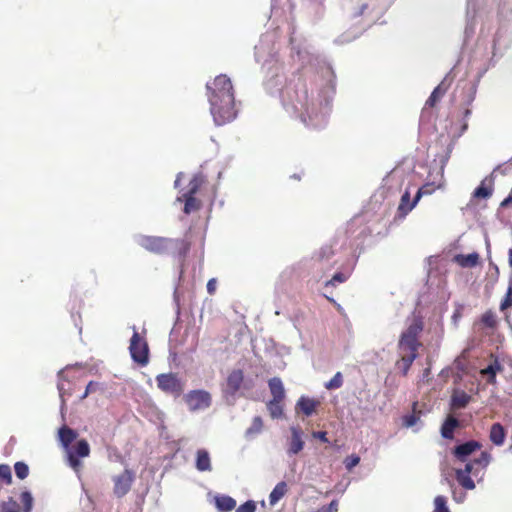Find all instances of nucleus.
Instances as JSON below:
<instances>
[{"instance_id":"31","label":"nucleus","mask_w":512,"mask_h":512,"mask_svg":"<svg viewBox=\"0 0 512 512\" xmlns=\"http://www.w3.org/2000/svg\"><path fill=\"white\" fill-rule=\"evenodd\" d=\"M447 90V86L445 85L444 81L441 82L431 93L430 97L426 101V106L433 107L445 94Z\"/></svg>"},{"instance_id":"11","label":"nucleus","mask_w":512,"mask_h":512,"mask_svg":"<svg viewBox=\"0 0 512 512\" xmlns=\"http://www.w3.org/2000/svg\"><path fill=\"white\" fill-rule=\"evenodd\" d=\"M185 402L190 411L205 410L211 405V395L205 390H192L185 397Z\"/></svg>"},{"instance_id":"41","label":"nucleus","mask_w":512,"mask_h":512,"mask_svg":"<svg viewBox=\"0 0 512 512\" xmlns=\"http://www.w3.org/2000/svg\"><path fill=\"white\" fill-rule=\"evenodd\" d=\"M349 275V272H337L326 282V286H336L339 283H344L349 278Z\"/></svg>"},{"instance_id":"33","label":"nucleus","mask_w":512,"mask_h":512,"mask_svg":"<svg viewBox=\"0 0 512 512\" xmlns=\"http://www.w3.org/2000/svg\"><path fill=\"white\" fill-rule=\"evenodd\" d=\"M400 354L401 360L398 362V367L402 371L403 375H406L413 361L416 359L417 353L408 354L407 352H404Z\"/></svg>"},{"instance_id":"7","label":"nucleus","mask_w":512,"mask_h":512,"mask_svg":"<svg viewBox=\"0 0 512 512\" xmlns=\"http://www.w3.org/2000/svg\"><path fill=\"white\" fill-rule=\"evenodd\" d=\"M449 159V155L446 154L442 156L440 160V165L435 170L430 172L431 182H427L422 187H420L416 193V201H419L420 198L424 195H431L435 189L441 188L444 184V168Z\"/></svg>"},{"instance_id":"60","label":"nucleus","mask_w":512,"mask_h":512,"mask_svg":"<svg viewBox=\"0 0 512 512\" xmlns=\"http://www.w3.org/2000/svg\"><path fill=\"white\" fill-rule=\"evenodd\" d=\"M508 262L510 267H512V248H510L508 251Z\"/></svg>"},{"instance_id":"3","label":"nucleus","mask_w":512,"mask_h":512,"mask_svg":"<svg viewBox=\"0 0 512 512\" xmlns=\"http://www.w3.org/2000/svg\"><path fill=\"white\" fill-rule=\"evenodd\" d=\"M136 242L149 252L160 255H172L179 258H184L190 249L189 243L183 239L138 235Z\"/></svg>"},{"instance_id":"18","label":"nucleus","mask_w":512,"mask_h":512,"mask_svg":"<svg viewBox=\"0 0 512 512\" xmlns=\"http://www.w3.org/2000/svg\"><path fill=\"white\" fill-rule=\"evenodd\" d=\"M417 203L418 201H416V196L413 198V200H411L409 191H405L401 196L398 206L399 216L404 218L410 211H412Z\"/></svg>"},{"instance_id":"5","label":"nucleus","mask_w":512,"mask_h":512,"mask_svg":"<svg viewBox=\"0 0 512 512\" xmlns=\"http://www.w3.org/2000/svg\"><path fill=\"white\" fill-rule=\"evenodd\" d=\"M422 329V322L418 319H414L407 329L401 334L398 344L400 353H417V349L420 346L418 336Z\"/></svg>"},{"instance_id":"2","label":"nucleus","mask_w":512,"mask_h":512,"mask_svg":"<svg viewBox=\"0 0 512 512\" xmlns=\"http://www.w3.org/2000/svg\"><path fill=\"white\" fill-rule=\"evenodd\" d=\"M210 113L217 126L233 121L237 116L233 85L229 77L221 74L206 83Z\"/></svg>"},{"instance_id":"59","label":"nucleus","mask_w":512,"mask_h":512,"mask_svg":"<svg viewBox=\"0 0 512 512\" xmlns=\"http://www.w3.org/2000/svg\"><path fill=\"white\" fill-rule=\"evenodd\" d=\"M182 176H183V173H182V172L178 173V175H177V177H176V180H175V182H174V187H175V188H178V186H179V184H180V179H181V177H182Z\"/></svg>"},{"instance_id":"63","label":"nucleus","mask_w":512,"mask_h":512,"mask_svg":"<svg viewBox=\"0 0 512 512\" xmlns=\"http://www.w3.org/2000/svg\"><path fill=\"white\" fill-rule=\"evenodd\" d=\"M486 247H487L488 253H490V242L488 239H486Z\"/></svg>"},{"instance_id":"38","label":"nucleus","mask_w":512,"mask_h":512,"mask_svg":"<svg viewBox=\"0 0 512 512\" xmlns=\"http://www.w3.org/2000/svg\"><path fill=\"white\" fill-rule=\"evenodd\" d=\"M491 461L492 455L487 451H483L478 458L473 460L475 466L483 472H485V469L488 467Z\"/></svg>"},{"instance_id":"64","label":"nucleus","mask_w":512,"mask_h":512,"mask_svg":"<svg viewBox=\"0 0 512 512\" xmlns=\"http://www.w3.org/2000/svg\"><path fill=\"white\" fill-rule=\"evenodd\" d=\"M454 500H456L457 502H460L462 501V498H460V496H457L454 494Z\"/></svg>"},{"instance_id":"4","label":"nucleus","mask_w":512,"mask_h":512,"mask_svg":"<svg viewBox=\"0 0 512 512\" xmlns=\"http://www.w3.org/2000/svg\"><path fill=\"white\" fill-rule=\"evenodd\" d=\"M512 44V28L500 24L492 37L490 63L494 65L509 50Z\"/></svg>"},{"instance_id":"57","label":"nucleus","mask_w":512,"mask_h":512,"mask_svg":"<svg viewBox=\"0 0 512 512\" xmlns=\"http://www.w3.org/2000/svg\"><path fill=\"white\" fill-rule=\"evenodd\" d=\"M475 93H476V85L473 84L470 87V95H469V98H468V103L473 101Z\"/></svg>"},{"instance_id":"61","label":"nucleus","mask_w":512,"mask_h":512,"mask_svg":"<svg viewBox=\"0 0 512 512\" xmlns=\"http://www.w3.org/2000/svg\"><path fill=\"white\" fill-rule=\"evenodd\" d=\"M486 35V29H485V26L483 25L480 29V37L481 38H484Z\"/></svg>"},{"instance_id":"47","label":"nucleus","mask_w":512,"mask_h":512,"mask_svg":"<svg viewBox=\"0 0 512 512\" xmlns=\"http://www.w3.org/2000/svg\"><path fill=\"white\" fill-rule=\"evenodd\" d=\"M482 323L489 328H493L496 325V316L492 311H487L482 315Z\"/></svg>"},{"instance_id":"6","label":"nucleus","mask_w":512,"mask_h":512,"mask_svg":"<svg viewBox=\"0 0 512 512\" xmlns=\"http://www.w3.org/2000/svg\"><path fill=\"white\" fill-rule=\"evenodd\" d=\"M133 335L130 339L129 352L134 362L140 366L149 363V346L146 339L139 334L135 326H132Z\"/></svg>"},{"instance_id":"55","label":"nucleus","mask_w":512,"mask_h":512,"mask_svg":"<svg viewBox=\"0 0 512 512\" xmlns=\"http://www.w3.org/2000/svg\"><path fill=\"white\" fill-rule=\"evenodd\" d=\"M368 8V5L366 3H363L359 6V9L354 12V17H359L364 14L365 10Z\"/></svg>"},{"instance_id":"53","label":"nucleus","mask_w":512,"mask_h":512,"mask_svg":"<svg viewBox=\"0 0 512 512\" xmlns=\"http://www.w3.org/2000/svg\"><path fill=\"white\" fill-rule=\"evenodd\" d=\"M312 435L314 438L319 439L323 443L328 442L327 433L325 431H317V432H314Z\"/></svg>"},{"instance_id":"39","label":"nucleus","mask_w":512,"mask_h":512,"mask_svg":"<svg viewBox=\"0 0 512 512\" xmlns=\"http://www.w3.org/2000/svg\"><path fill=\"white\" fill-rule=\"evenodd\" d=\"M263 428V420L260 416H255L252 420L251 426L246 430V436L251 437L259 434Z\"/></svg>"},{"instance_id":"62","label":"nucleus","mask_w":512,"mask_h":512,"mask_svg":"<svg viewBox=\"0 0 512 512\" xmlns=\"http://www.w3.org/2000/svg\"><path fill=\"white\" fill-rule=\"evenodd\" d=\"M430 374V369L429 368H426L423 372V379L427 378Z\"/></svg>"},{"instance_id":"46","label":"nucleus","mask_w":512,"mask_h":512,"mask_svg":"<svg viewBox=\"0 0 512 512\" xmlns=\"http://www.w3.org/2000/svg\"><path fill=\"white\" fill-rule=\"evenodd\" d=\"M511 307H512V281L510 282V284L508 286L505 298L502 300V302L500 304V309L506 310Z\"/></svg>"},{"instance_id":"26","label":"nucleus","mask_w":512,"mask_h":512,"mask_svg":"<svg viewBox=\"0 0 512 512\" xmlns=\"http://www.w3.org/2000/svg\"><path fill=\"white\" fill-rule=\"evenodd\" d=\"M317 405L318 402L314 399L301 396L296 403V409L301 410L306 416H310L314 413Z\"/></svg>"},{"instance_id":"19","label":"nucleus","mask_w":512,"mask_h":512,"mask_svg":"<svg viewBox=\"0 0 512 512\" xmlns=\"http://www.w3.org/2000/svg\"><path fill=\"white\" fill-rule=\"evenodd\" d=\"M176 202H184L183 211L187 215L199 210L201 207V202L195 198V195L183 193L181 196L177 197Z\"/></svg>"},{"instance_id":"17","label":"nucleus","mask_w":512,"mask_h":512,"mask_svg":"<svg viewBox=\"0 0 512 512\" xmlns=\"http://www.w3.org/2000/svg\"><path fill=\"white\" fill-rule=\"evenodd\" d=\"M475 5L474 0H467L465 37L469 38L475 33Z\"/></svg>"},{"instance_id":"42","label":"nucleus","mask_w":512,"mask_h":512,"mask_svg":"<svg viewBox=\"0 0 512 512\" xmlns=\"http://www.w3.org/2000/svg\"><path fill=\"white\" fill-rule=\"evenodd\" d=\"M21 501L23 503V512H31L33 508V497L29 491L21 493Z\"/></svg>"},{"instance_id":"8","label":"nucleus","mask_w":512,"mask_h":512,"mask_svg":"<svg viewBox=\"0 0 512 512\" xmlns=\"http://www.w3.org/2000/svg\"><path fill=\"white\" fill-rule=\"evenodd\" d=\"M485 475V472L481 471L477 468L473 461H469L465 463V467L463 469H456L455 476L457 482L467 490H473L475 488V483L472 477L482 480Z\"/></svg>"},{"instance_id":"21","label":"nucleus","mask_w":512,"mask_h":512,"mask_svg":"<svg viewBox=\"0 0 512 512\" xmlns=\"http://www.w3.org/2000/svg\"><path fill=\"white\" fill-rule=\"evenodd\" d=\"M58 437L61 445L66 451L71 447V443L76 439L77 433L67 426H62L58 431Z\"/></svg>"},{"instance_id":"35","label":"nucleus","mask_w":512,"mask_h":512,"mask_svg":"<svg viewBox=\"0 0 512 512\" xmlns=\"http://www.w3.org/2000/svg\"><path fill=\"white\" fill-rule=\"evenodd\" d=\"M501 370V365L497 360L490 363L485 369L481 370V374L488 376V383H495L496 373Z\"/></svg>"},{"instance_id":"16","label":"nucleus","mask_w":512,"mask_h":512,"mask_svg":"<svg viewBox=\"0 0 512 512\" xmlns=\"http://www.w3.org/2000/svg\"><path fill=\"white\" fill-rule=\"evenodd\" d=\"M195 468L199 472H210L212 470L211 456L208 450L201 448L196 451Z\"/></svg>"},{"instance_id":"9","label":"nucleus","mask_w":512,"mask_h":512,"mask_svg":"<svg viewBox=\"0 0 512 512\" xmlns=\"http://www.w3.org/2000/svg\"><path fill=\"white\" fill-rule=\"evenodd\" d=\"M157 386L165 393L179 396L183 390L184 385L182 381L173 373H163L156 376Z\"/></svg>"},{"instance_id":"24","label":"nucleus","mask_w":512,"mask_h":512,"mask_svg":"<svg viewBox=\"0 0 512 512\" xmlns=\"http://www.w3.org/2000/svg\"><path fill=\"white\" fill-rule=\"evenodd\" d=\"M268 386L272 394V399L283 400L285 389L282 380L279 377H273L268 381Z\"/></svg>"},{"instance_id":"29","label":"nucleus","mask_w":512,"mask_h":512,"mask_svg":"<svg viewBox=\"0 0 512 512\" xmlns=\"http://www.w3.org/2000/svg\"><path fill=\"white\" fill-rule=\"evenodd\" d=\"M243 382V372L241 370L232 371L227 378V386L234 393L239 390Z\"/></svg>"},{"instance_id":"56","label":"nucleus","mask_w":512,"mask_h":512,"mask_svg":"<svg viewBox=\"0 0 512 512\" xmlns=\"http://www.w3.org/2000/svg\"><path fill=\"white\" fill-rule=\"evenodd\" d=\"M512 203V194L508 195L500 204L501 207H507Z\"/></svg>"},{"instance_id":"14","label":"nucleus","mask_w":512,"mask_h":512,"mask_svg":"<svg viewBox=\"0 0 512 512\" xmlns=\"http://www.w3.org/2000/svg\"><path fill=\"white\" fill-rule=\"evenodd\" d=\"M500 169V166L494 169V171L487 177H485L480 185L474 190L473 196L475 198L487 199L492 196L494 186V173Z\"/></svg>"},{"instance_id":"37","label":"nucleus","mask_w":512,"mask_h":512,"mask_svg":"<svg viewBox=\"0 0 512 512\" xmlns=\"http://www.w3.org/2000/svg\"><path fill=\"white\" fill-rule=\"evenodd\" d=\"M58 377H59V382H58L57 388H58L59 395L61 398V414L63 415L64 409H65V396L70 395V392L68 391V389H66L65 384L63 382L64 370H61L58 373Z\"/></svg>"},{"instance_id":"49","label":"nucleus","mask_w":512,"mask_h":512,"mask_svg":"<svg viewBox=\"0 0 512 512\" xmlns=\"http://www.w3.org/2000/svg\"><path fill=\"white\" fill-rule=\"evenodd\" d=\"M256 503L253 500H248L244 504L240 505L235 512H255Z\"/></svg>"},{"instance_id":"44","label":"nucleus","mask_w":512,"mask_h":512,"mask_svg":"<svg viewBox=\"0 0 512 512\" xmlns=\"http://www.w3.org/2000/svg\"><path fill=\"white\" fill-rule=\"evenodd\" d=\"M15 474L19 479H25L29 474V468L24 462H17L14 465Z\"/></svg>"},{"instance_id":"28","label":"nucleus","mask_w":512,"mask_h":512,"mask_svg":"<svg viewBox=\"0 0 512 512\" xmlns=\"http://www.w3.org/2000/svg\"><path fill=\"white\" fill-rule=\"evenodd\" d=\"M459 421L454 417H448L441 427V435L445 439H452L453 433L456 427H458Z\"/></svg>"},{"instance_id":"54","label":"nucleus","mask_w":512,"mask_h":512,"mask_svg":"<svg viewBox=\"0 0 512 512\" xmlns=\"http://www.w3.org/2000/svg\"><path fill=\"white\" fill-rule=\"evenodd\" d=\"M216 285V280L214 278L210 279L207 283V292L212 295L216 290Z\"/></svg>"},{"instance_id":"58","label":"nucleus","mask_w":512,"mask_h":512,"mask_svg":"<svg viewBox=\"0 0 512 512\" xmlns=\"http://www.w3.org/2000/svg\"><path fill=\"white\" fill-rule=\"evenodd\" d=\"M490 266L494 269L493 273H494L495 279H497L498 276H499L498 266L496 264L492 263V262L490 263Z\"/></svg>"},{"instance_id":"15","label":"nucleus","mask_w":512,"mask_h":512,"mask_svg":"<svg viewBox=\"0 0 512 512\" xmlns=\"http://www.w3.org/2000/svg\"><path fill=\"white\" fill-rule=\"evenodd\" d=\"M481 448V444L475 440H470L454 448L455 457L461 461L466 462L467 458L476 450Z\"/></svg>"},{"instance_id":"27","label":"nucleus","mask_w":512,"mask_h":512,"mask_svg":"<svg viewBox=\"0 0 512 512\" xmlns=\"http://www.w3.org/2000/svg\"><path fill=\"white\" fill-rule=\"evenodd\" d=\"M498 18L500 21H512V0H500Z\"/></svg>"},{"instance_id":"34","label":"nucleus","mask_w":512,"mask_h":512,"mask_svg":"<svg viewBox=\"0 0 512 512\" xmlns=\"http://www.w3.org/2000/svg\"><path fill=\"white\" fill-rule=\"evenodd\" d=\"M204 182L205 176L202 173L195 174L190 180L188 190L185 192V194L195 195Z\"/></svg>"},{"instance_id":"22","label":"nucleus","mask_w":512,"mask_h":512,"mask_svg":"<svg viewBox=\"0 0 512 512\" xmlns=\"http://www.w3.org/2000/svg\"><path fill=\"white\" fill-rule=\"evenodd\" d=\"M454 262L460 265L463 268H472L478 265L479 263V254L476 252L464 255L457 254L454 256Z\"/></svg>"},{"instance_id":"12","label":"nucleus","mask_w":512,"mask_h":512,"mask_svg":"<svg viewBox=\"0 0 512 512\" xmlns=\"http://www.w3.org/2000/svg\"><path fill=\"white\" fill-rule=\"evenodd\" d=\"M133 481H134V474L132 473V471H130L128 469H125L123 471V473H121L120 475L115 476L113 478V482H114L113 492H114L115 496L118 498L125 496L129 492Z\"/></svg>"},{"instance_id":"30","label":"nucleus","mask_w":512,"mask_h":512,"mask_svg":"<svg viewBox=\"0 0 512 512\" xmlns=\"http://www.w3.org/2000/svg\"><path fill=\"white\" fill-rule=\"evenodd\" d=\"M287 492V484L281 481L276 484L269 495V502L271 505H275Z\"/></svg>"},{"instance_id":"48","label":"nucleus","mask_w":512,"mask_h":512,"mask_svg":"<svg viewBox=\"0 0 512 512\" xmlns=\"http://www.w3.org/2000/svg\"><path fill=\"white\" fill-rule=\"evenodd\" d=\"M0 478H2L7 484L12 481L11 469L6 464H0Z\"/></svg>"},{"instance_id":"43","label":"nucleus","mask_w":512,"mask_h":512,"mask_svg":"<svg viewBox=\"0 0 512 512\" xmlns=\"http://www.w3.org/2000/svg\"><path fill=\"white\" fill-rule=\"evenodd\" d=\"M1 512H20L19 504L10 497L8 501L3 502Z\"/></svg>"},{"instance_id":"50","label":"nucleus","mask_w":512,"mask_h":512,"mask_svg":"<svg viewBox=\"0 0 512 512\" xmlns=\"http://www.w3.org/2000/svg\"><path fill=\"white\" fill-rule=\"evenodd\" d=\"M360 462V457L357 455H351L344 461L345 467L348 471H351Z\"/></svg>"},{"instance_id":"23","label":"nucleus","mask_w":512,"mask_h":512,"mask_svg":"<svg viewBox=\"0 0 512 512\" xmlns=\"http://www.w3.org/2000/svg\"><path fill=\"white\" fill-rule=\"evenodd\" d=\"M506 433L500 423H494L490 428L489 439L496 446L504 444Z\"/></svg>"},{"instance_id":"36","label":"nucleus","mask_w":512,"mask_h":512,"mask_svg":"<svg viewBox=\"0 0 512 512\" xmlns=\"http://www.w3.org/2000/svg\"><path fill=\"white\" fill-rule=\"evenodd\" d=\"M334 255V248L332 244L323 245L318 252L315 253L314 259L319 262L328 261Z\"/></svg>"},{"instance_id":"40","label":"nucleus","mask_w":512,"mask_h":512,"mask_svg":"<svg viewBox=\"0 0 512 512\" xmlns=\"http://www.w3.org/2000/svg\"><path fill=\"white\" fill-rule=\"evenodd\" d=\"M343 385V376L341 372H337L328 382L325 383L327 390H335Z\"/></svg>"},{"instance_id":"45","label":"nucleus","mask_w":512,"mask_h":512,"mask_svg":"<svg viewBox=\"0 0 512 512\" xmlns=\"http://www.w3.org/2000/svg\"><path fill=\"white\" fill-rule=\"evenodd\" d=\"M435 510L434 512H450L447 507V500L444 496H437L434 499Z\"/></svg>"},{"instance_id":"20","label":"nucleus","mask_w":512,"mask_h":512,"mask_svg":"<svg viewBox=\"0 0 512 512\" xmlns=\"http://www.w3.org/2000/svg\"><path fill=\"white\" fill-rule=\"evenodd\" d=\"M471 401V396L465 391L455 389L451 396V407L453 409L465 408Z\"/></svg>"},{"instance_id":"25","label":"nucleus","mask_w":512,"mask_h":512,"mask_svg":"<svg viewBox=\"0 0 512 512\" xmlns=\"http://www.w3.org/2000/svg\"><path fill=\"white\" fill-rule=\"evenodd\" d=\"M215 505L220 512H230L236 507V500L228 495L215 497Z\"/></svg>"},{"instance_id":"52","label":"nucleus","mask_w":512,"mask_h":512,"mask_svg":"<svg viewBox=\"0 0 512 512\" xmlns=\"http://www.w3.org/2000/svg\"><path fill=\"white\" fill-rule=\"evenodd\" d=\"M99 384L93 381H90L86 386L85 392L80 397V399H85L90 393L94 392L98 388Z\"/></svg>"},{"instance_id":"10","label":"nucleus","mask_w":512,"mask_h":512,"mask_svg":"<svg viewBox=\"0 0 512 512\" xmlns=\"http://www.w3.org/2000/svg\"><path fill=\"white\" fill-rule=\"evenodd\" d=\"M65 452L69 466L77 472L79 467H81V461L79 458H85L89 456L90 446L85 439H81Z\"/></svg>"},{"instance_id":"32","label":"nucleus","mask_w":512,"mask_h":512,"mask_svg":"<svg viewBox=\"0 0 512 512\" xmlns=\"http://www.w3.org/2000/svg\"><path fill=\"white\" fill-rule=\"evenodd\" d=\"M282 400L271 399L267 403V410L273 419H278L283 416V406L281 404Z\"/></svg>"},{"instance_id":"13","label":"nucleus","mask_w":512,"mask_h":512,"mask_svg":"<svg viewBox=\"0 0 512 512\" xmlns=\"http://www.w3.org/2000/svg\"><path fill=\"white\" fill-rule=\"evenodd\" d=\"M291 437L288 440L286 453L289 457L299 454L305 446L304 432L299 426H291L289 428Z\"/></svg>"},{"instance_id":"51","label":"nucleus","mask_w":512,"mask_h":512,"mask_svg":"<svg viewBox=\"0 0 512 512\" xmlns=\"http://www.w3.org/2000/svg\"><path fill=\"white\" fill-rule=\"evenodd\" d=\"M419 421V417L415 414L406 415L403 418V425L407 428H411L416 425V423Z\"/></svg>"},{"instance_id":"1","label":"nucleus","mask_w":512,"mask_h":512,"mask_svg":"<svg viewBox=\"0 0 512 512\" xmlns=\"http://www.w3.org/2000/svg\"><path fill=\"white\" fill-rule=\"evenodd\" d=\"M294 61L304 66L299 76L287 78L284 66L274 56L264 64V87L271 95L280 98L285 111L304 125L322 128L328 121L335 94V74L331 65L306 49L292 55Z\"/></svg>"}]
</instances>
